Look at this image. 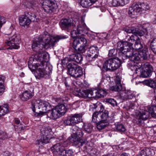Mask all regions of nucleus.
<instances>
[{
  "label": "nucleus",
  "mask_w": 156,
  "mask_h": 156,
  "mask_svg": "<svg viewBox=\"0 0 156 156\" xmlns=\"http://www.w3.org/2000/svg\"><path fill=\"white\" fill-rule=\"evenodd\" d=\"M27 16L28 19H30V23L31 21H35L36 20V16L35 14L33 13H28Z\"/></svg>",
  "instance_id": "obj_44"
},
{
  "label": "nucleus",
  "mask_w": 156,
  "mask_h": 156,
  "mask_svg": "<svg viewBox=\"0 0 156 156\" xmlns=\"http://www.w3.org/2000/svg\"><path fill=\"white\" fill-rule=\"evenodd\" d=\"M67 74L77 79L83 75V69L77 64L73 62H70L67 65Z\"/></svg>",
  "instance_id": "obj_5"
},
{
  "label": "nucleus",
  "mask_w": 156,
  "mask_h": 156,
  "mask_svg": "<svg viewBox=\"0 0 156 156\" xmlns=\"http://www.w3.org/2000/svg\"><path fill=\"white\" fill-rule=\"evenodd\" d=\"M82 116L81 114H75L64 121L65 125L73 126L71 129L72 133L70 140L74 145L78 147L82 146L85 143V141L82 139L84 133L82 129L75 125L82 122Z\"/></svg>",
  "instance_id": "obj_1"
},
{
  "label": "nucleus",
  "mask_w": 156,
  "mask_h": 156,
  "mask_svg": "<svg viewBox=\"0 0 156 156\" xmlns=\"http://www.w3.org/2000/svg\"><path fill=\"white\" fill-rule=\"evenodd\" d=\"M19 23L20 26L25 27L30 23V19H28L26 15H23L19 19Z\"/></svg>",
  "instance_id": "obj_23"
},
{
  "label": "nucleus",
  "mask_w": 156,
  "mask_h": 156,
  "mask_svg": "<svg viewBox=\"0 0 156 156\" xmlns=\"http://www.w3.org/2000/svg\"><path fill=\"white\" fill-rule=\"evenodd\" d=\"M75 57L76 58L75 62L77 63H80L83 60L82 55L80 53H77L76 56Z\"/></svg>",
  "instance_id": "obj_45"
},
{
  "label": "nucleus",
  "mask_w": 156,
  "mask_h": 156,
  "mask_svg": "<svg viewBox=\"0 0 156 156\" xmlns=\"http://www.w3.org/2000/svg\"><path fill=\"white\" fill-rule=\"evenodd\" d=\"M153 22L154 24H156V17L154 18Z\"/></svg>",
  "instance_id": "obj_62"
},
{
  "label": "nucleus",
  "mask_w": 156,
  "mask_h": 156,
  "mask_svg": "<svg viewBox=\"0 0 156 156\" xmlns=\"http://www.w3.org/2000/svg\"><path fill=\"white\" fill-rule=\"evenodd\" d=\"M136 32L133 35H135L137 36L136 35V34H137V35H138L139 36H141L144 35L145 33V31L141 30H138V29H136Z\"/></svg>",
  "instance_id": "obj_47"
},
{
  "label": "nucleus",
  "mask_w": 156,
  "mask_h": 156,
  "mask_svg": "<svg viewBox=\"0 0 156 156\" xmlns=\"http://www.w3.org/2000/svg\"><path fill=\"white\" fill-rule=\"evenodd\" d=\"M129 0H112V4L113 6H123L129 2Z\"/></svg>",
  "instance_id": "obj_25"
},
{
  "label": "nucleus",
  "mask_w": 156,
  "mask_h": 156,
  "mask_svg": "<svg viewBox=\"0 0 156 156\" xmlns=\"http://www.w3.org/2000/svg\"><path fill=\"white\" fill-rule=\"evenodd\" d=\"M31 108L34 112H35L36 108L40 109L38 115L40 116L44 115L46 113L47 111H50V105L47 101L41 100L33 101L31 102Z\"/></svg>",
  "instance_id": "obj_4"
},
{
  "label": "nucleus",
  "mask_w": 156,
  "mask_h": 156,
  "mask_svg": "<svg viewBox=\"0 0 156 156\" xmlns=\"http://www.w3.org/2000/svg\"><path fill=\"white\" fill-rule=\"evenodd\" d=\"M109 125L108 122L101 120L97 123V127L99 130H100L107 127Z\"/></svg>",
  "instance_id": "obj_29"
},
{
  "label": "nucleus",
  "mask_w": 156,
  "mask_h": 156,
  "mask_svg": "<svg viewBox=\"0 0 156 156\" xmlns=\"http://www.w3.org/2000/svg\"><path fill=\"white\" fill-rule=\"evenodd\" d=\"M99 54V49L97 46H92L89 48V51L86 56V59L89 62L94 61Z\"/></svg>",
  "instance_id": "obj_17"
},
{
  "label": "nucleus",
  "mask_w": 156,
  "mask_h": 156,
  "mask_svg": "<svg viewBox=\"0 0 156 156\" xmlns=\"http://www.w3.org/2000/svg\"><path fill=\"white\" fill-rule=\"evenodd\" d=\"M138 39V37L135 35H133L129 37L128 39V41L127 43L128 44L124 46V49H123V51L122 53L124 54H126V56L127 58H129V57L127 56V53L129 52L130 54V55H133L134 52H133V48H132V45L133 43L135 41L137 40Z\"/></svg>",
  "instance_id": "obj_14"
},
{
  "label": "nucleus",
  "mask_w": 156,
  "mask_h": 156,
  "mask_svg": "<svg viewBox=\"0 0 156 156\" xmlns=\"http://www.w3.org/2000/svg\"><path fill=\"white\" fill-rule=\"evenodd\" d=\"M128 44L127 41H124L122 42H119L117 43V49L122 52L123 49H124V46Z\"/></svg>",
  "instance_id": "obj_37"
},
{
  "label": "nucleus",
  "mask_w": 156,
  "mask_h": 156,
  "mask_svg": "<svg viewBox=\"0 0 156 156\" xmlns=\"http://www.w3.org/2000/svg\"><path fill=\"white\" fill-rule=\"evenodd\" d=\"M121 97L124 100H127L129 99H131L135 97L132 91L130 90H124L121 91Z\"/></svg>",
  "instance_id": "obj_22"
},
{
  "label": "nucleus",
  "mask_w": 156,
  "mask_h": 156,
  "mask_svg": "<svg viewBox=\"0 0 156 156\" xmlns=\"http://www.w3.org/2000/svg\"><path fill=\"white\" fill-rule=\"evenodd\" d=\"M86 29V26L85 24H83L82 25H80L78 26L76 30L80 34L84 32Z\"/></svg>",
  "instance_id": "obj_40"
},
{
  "label": "nucleus",
  "mask_w": 156,
  "mask_h": 156,
  "mask_svg": "<svg viewBox=\"0 0 156 156\" xmlns=\"http://www.w3.org/2000/svg\"><path fill=\"white\" fill-rule=\"evenodd\" d=\"M78 32L77 31V30H73V31H71V34L72 36V37L73 38H76L77 37H78L77 36V35L79 34Z\"/></svg>",
  "instance_id": "obj_50"
},
{
  "label": "nucleus",
  "mask_w": 156,
  "mask_h": 156,
  "mask_svg": "<svg viewBox=\"0 0 156 156\" xmlns=\"http://www.w3.org/2000/svg\"><path fill=\"white\" fill-rule=\"evenodd\" d=\"M76 22L73 20L69 18H63L59 22V25L62 30L68 31L71 28L75 26Z\"/></svg>",
  "instance_id": "obj_16"
},
{
  "label": "nucleus",
  "mask_w": 156,
  "mask_h": 156,
  "mask_svg": "<svg viewBox=\"0 0 156 156\" xmlns=\"http://www.w3.org/2000/svg\"><path fill=\"white\" fill-rule=\"evenodd\" d=\"M35 153L34 152H31L28 153L26 156H34Z\"/></svg>",
  "instance_id": "obj_58"
},
{
  "label": "nucleus",
  "mask_w": 156,
  "mask_h": 156,
  "mask_svg": "<svg viewBox=\"0 0 156 156\" xmlns=\"http://www.w3.org/2000/svg\"><path fill=\"white\" fill-rule=\"evenodd\" d=\"M146 153L144 150H142L137 156H146Z\"/></svg>",
  "instance_id": "obj_53"
},
{
  "label": "nucleus",
  "mask_w": 156,
  "mask_h": 156,
  "mask_svg": "<svg viewBox=\"0 0 156 156\" xmlns=\"http://www.w3.org/2000/svg\"><path fill=\"white\" fill-rule=\"evenodd\" d=\"M121 61L118 58H111L106 60L104 63L103 68L106 71H114L121 66Z\"/></svg>",
  "instance_id": "obj_7"
},
{
  "label": "nucleus",
  "mask_w": 156,
  "mask_h": 156,
  "mask_svg": "<svg viewBox=\"0 0 156 156\" xmlns=\"http://www.w3.org/2000/svg\"><path fill=\"white\" fill-rule=\"evenodd\" d=\"M105 101L107 103L109 104L113 107L116 106L117 105V103L114 99L113 98H108L105 99Z\"/></svg>",
  "instance_id": "obj_39"
},
{
  "label": "nucleus",
  "mask_w": 156,
  "mask_h": 156,
  "mask_svg": "<svg viewBox=\"0 0 156 156\" xmlns=\"http://www.w3.org/2000/svg\"><path fill=\"white\" fill-rule=\"evenodd\" d=\"M138 69L141 68L140 76L141 77H147L149 76L151 73V66L148 62L138 63Z\"/></svg>",
  "instance_id": "obj_15"
},
{
  "label": "nucleus",
  "mask_w": 156,
  "mask_h": 156,
  "mask_svg": "<svg viewBox=\"0 0 156 156\" xmlns=\"http://www.w3.org/2000/svg\"><path fill=\"white\" fill-rule=\"evenodd\" d=\"M99 112H94L92 116V121L94 122H96L98 120H99Z\"/></svg>",
  "instance_id": "obj_41"
},
{
  "label": "nucleus",
  "mask_w": 156,
  "mask_h": 156,
  "mask_svg": "<svg viewBox=\"0 0 156 156\" xmlns=\"http://www.w3.org/2000/svg\"><path fill=\"white\" fill-rule=\"evenodd\" d=\"M11 154L9 152L6 151L4 152L3 156H10Z\"/></svg>",
  "instance_id": "obj_57"
},
{
  "label": "nucleus",
  "mask_w": 156,
  "mask_h": 156,
  "mask_svg": "<svg viewBox=\"0 0 156 156\" xmlns=\"http://www.w3.org/2000/svg\"><path fill=\"white\" fill-rule=\"evenodd\" d=\"M136 3L138 6L139 8L140 9V12L143 10H146L149 9V6L147 3H141L139 2Z\"/></svg>",
  "instance_id": "obj_35"
},
{
  "label": "nucleus",
  "mask_w": 156,
  "mask_h": 156,
  "mask_svg": "<svg viewBox=\"0 0 156 156\" xmlns=\"http://www.w3.org/2000/svg\"><path fill=\"white\" fill-rule=\"evenodd\" d=\"M9 106L6 104L0 106V117L8 113L9 112Z\"/></svg>",
  "instance_id": "obj_28"
},
{
  "label": "nucleus",
  "mask_w": 156,
  "mask_h": 156,
  "mask_svg": "<svg viewBox=\"0 0 156 156\" xmlns=\"http://www.w3.org/2000/svg\"><path fill=\"white\" fill-rule=\"evenodd\" d=\"M55 0H44L42 8L47 13H51L55 11L57 8Z\"/></svg>",
  "instance_id": "obj_12"
},
{
  "label": "nucleus",
  "mask_w": 156,
  "mask_h": 156,
  "mask_svg": "<svg viewBox=\"0 0 156 156\" xmlns=\"http://www.w3.org/2000/svg\"><path fill=\"white\" fill-rule=\"evenodd\" d=\"M51 129L49 126L43 127L41 129V139L36 141L37 144L42 145V144H46L49 142L52 138Z\"/></svg>",
  "instance_id": "obj_6"
},
{
  "label": "nucleus",
  "mask_w": 156,
  "mask_h": 156,
  "mask_svg": "<svg viewBox=\"0 0 156 156\" xmlns=\"http://www.w3.org/2000/svg\"><path fill=\"white\" fill-rule=\"evenodd\" d=\"M33 96L31 91L26 90L20 95L21 99L23 101H27L31 98Z\"/></svg>",
  "instance_id": "obj_24"
},
{
  "label": "nucleus",
  "mask_w": 156,
  "mask_h": 156,
  "mask_svg": "<svg viewBox=\"0 0 156 156\" xmlns=\"http://www.w3.org/2000/svg\"><path fill=\"white\" fill-rule=\"evenodd\" d=\"M7 36L5 43L9 46L8 48L18 49L20 47L19 44L21 42L19 35L15 34L12 36L11 35Z\"/></svg>",
  "instance_id": "obj_10"
},
{
  "label": "nucleus",
  "mask_w": 156,
  "mask_h": 156,
  "mask_svg": "<svg viewBox=\"0 0 156 156\" xmlns=\"http://www.w3.org/2000/svg\"><path fill=\"white\" fill-rule=\"evenodd\" d=\"M51 117L53 119H56L59 117L60 115L58 111L55 107L51 111Z\"/></svg>",
  "instance_id": "obj_34"
},
{
  "label": "nucleus",
  "mask_w": 156,
  "mask_h": 156,
  "mask_svg": "<svg viewBox=\"0 0 156 156\" xmlns=\"http://www.w3.org/2000/svg\"><path fill=\"white\" fill-rule=\"evenodd\" d=\"M64 153L63 154V156H72L73 154V151L72 149L65 150L64 149Z\"/></svg>",
  "instance_id": "obj_43"
},
{
  "label": "nucleus",
  "mask_w": 156,
  "mask_h": 156,
  "mask_svg": "<svg viewBox=\"0 0 156 156\" xmlns=\"http://www.w3.org/2000/svg\"><path fill=\"white\" fill-rule=\"evenodd\" d=\"M87 41L84 37L76 38L73 41L72 46L73 48L80 53H83L86 51L85 46Z\"/></svg>",
  "instance_id": "obj_8"
},
{
  "label": "nucleus",
  "mask_w": 156,
  "mask_h": 156,
  "mask_svg": "<svg viewBox=\"0 0 156 156\" xmlns=\"http://www.w3.org/2000/svg\"><path fill=\"white\" fill-rule=\"evenodd\" d=\"M36 59L30 58L28 62V66L31 71L36 70L35 76L37 79L44 78H49L50 77L52 66L50 64L39 65V62H35Z\"/></svg>",
  "instance_id": "obj_2"
},
{
  "label": "nucleus",
  "mask_w": 156,
  "mask_h": 156,
  "mask_svg": "<svg viewBox=\"0 0 156 156\" xmlns=\"http://www.w3.org/2000/svg\"><path fill=\"white\" fill-rule=\"evenodd\" d=\"M125 31L127 33H132L134 34L136 32L135 28H125L124 29Z\"/></svg>",
  "instance_id": "obj_46"
},
{
  "label": "nucleus",
  "mask_w": 156,
  "mask_h": 156,
  "mask_svg": "<svg viewBox=\"0 0 156 156\" xmlns=\"http://www.w3.org/2000/svg\"><path fill=\"white\" fill-rule=\"evenodd\" d=\"M120 156H128L127 154L126 153H123Z\"/></svg>",
  "instance_id": "obj_61"
},
{
  "label": "nucleus",
  "mask_w": 156,
  "mask_h": 156,
  "mask_svg": "<svg viewBox=\"0 0 156 156\" xmlns=\"http://www.w3.org/2000/svg\"><path fill=\"white\" fill-rule=\"evenodd\" d=\"M150 48L153 53L156 54V38L153 39L151 41Z\"/></svg>",
  "instance_id": "obj_36"
},
{
  "label": "nucleus",
  "mask_w": 156,
  "mask_h": 156,
  "mask_svg": "<svg viewBox=\"0 0 156 156\" xmlns=\"http://www.w3.org/2000/svg\"><path fill=\"white\" fill-rule=\"evenodd\" d=\"M117 130L120 132H124L126 130V129L124 125L122 124H117L116 126Z\"/></svg>",
  "instance_id": "obj_42"
},
{
  "label": "nucleus",
  "mask_w": 156,
  "mask_h": 156,
  "mask_svg": "<svg viewBox=\"0 0 156 156\" xmlns=\"http://www.w3.org/2000/svg\"><path fill=\"white\" fill-rule=\"evenodd\" d=\"M67 37L66 36L60 35L54 37L47 32H45L44 34L41 35L40 37L42 38V41H44V48L46 49L53 48L55 46V43L58 41L59 40L66 38Z\"/></svg>",
  "instance_id": "obj_3"
},
{
  "label": "nucleus",
  "mask_w": 156,
  "mask_h": 156,
  "mask_svg": "<svg viewBox=\"0 0 156 156\" xmlns=\"http://www.w3.org/2000/svg\"><path fill=\"white\" fill-rule=\"evenodd\" d=\"M144 84L152 88L156 87V82L153 80H146L143 81Z\"/></svg>",
  "instance_id": "obj_31"
},
{
  "label": "nucleus",
  "mask_w": 156,
  "mask_h": 156,
  "mask_svg": "<svg viewBox=\"0 0 156 156\" xmlns=\"http://www.w3.org/2000/svg\"><path fill=\"white\" fill-rule=\"evenodd\" d=\"M117 50L116 49H112L109 51L108 56L109 57H112L114 56L117 54Z\"/></svg>",
  "instance_id": "obj_48"
},
{
  "label": "nucleus",
  "mask_w": 156,
  "mask_h": 156,
  "mask_svg": "<svg viewBox=\"0 0 156 156\" xmlns=\"http://www.w3.org/2000/svg\"><path fill=\"white\" fill-rule=\"evenodd\" d=\"M103 108H101L99 112V117L101 118V120L103 121H108L109 122V117L108 116V112L107 111H105L104 112H101V110L102 109H103Z\"/></svg>",
  "instance_id": "obj_27"
},
{
  "label": "nucleus",
  "mask_w": 156,
  "mask_h": 156,
  "mask_svg": "<svg viewBox=\"0 0 156 156\" xmlns=\"http://www.w3.org/2000/svg\"><path fill=\"white\" fill-rule=\"evenodd\" d=\"M140 9L137 3H133L129 8L128 13L129 16L132 18L136 17L140 12Z\"/></svg>",
  "instance_id": "obj_20"
},
{
  "label": "nucleus",
  "mask_w": 156,
  "mask_h": 156,
  "mask_svg": "<svg viewBox=\"0 0 156 156\" xmlns=\"http://www.w3.org/2000/svg\"><path fill=\"white\" fill-rule=\"evenodd\" d=\"M55 108L60 115H63L66 112L67 109L65 106L62 104L56 106Z\"/></svg>",
  "instance_id": "obj_30"
},
{
  "label": "nucleus",
  "mask_w": 156,
  "mask_h": 156,
  "mask_svg": "<svg viewBox=\"0 0 156 156\" xmlns=\"http://www.w3.org/2000/svg\"><path fill=\"white\" fill-rule=\"evenodd\" d=\"M136 65H135V67H136Z\"/></svg>",
  "instance_id": "obj_63"
},
{
  "label": "nucleus",
  "mask_w": 156,
  "mask_h": 156,
  "mask_svg": "<svg viewBox=\"0 0 156 156\" xmlns=\"http://www.w3.org/2000/svg\"><path fill=\"white\" fill-rule=\"evenodd\" d=\"M73 92L75 93L76 92L77 93V94H76V95H78V94L80 92V89L77 88V87L75 86H74L73 87Z\"/></svg>",
  "instance_id": "obj_52"
},
{
  "label": "nucleus",
  "mask_w": 156,
  "mask_h": 156,
  "mask_svg": "<svg viewBox=\"0 0 156 156\" xmlns=\"http://www.w3.org/2000/svg\"><path fill=\"white\" fill-rule=\"evenodd\" d=\"M115 82L116 84H121V78L118 76H117Z\"/></svg>",
  "instance_id": "obj_54"
},
{
  "label": "nucleus",
  "mask_w": 156,
  "mask_h": 156,
  "mask_svg": "<svg viewBox=\"0 0 156 156\" xmlns=\"http://www.w3.org/2000/svg\"><path fill=\"white\" fill-rule=\"evenodd\" d=\"M44 49L42 50L41 51H39L37 55L30 58H33L36 59V61L35 62H39V65H48L46 62H48L49 60V55L48 53L44 52Z\"/></svg>",
  "instance_id": "obj_13"
},
{
  "label": "nucleus",
  "mask_w": 156,
  "mask_h": 156,
  "mask_svg": "<svg viewBox=\"0 0 156 156\" xmlns=\"http://www.w3.org/2000/svg\"><path fill=\"white\" fill-rule=\"evenodd\" d=\"M148 111L147 110L142 111L139 112L138 115V123L141 122L140 120H145L148 119L150 115L153 117L156 116V105H152L147 107Z\"/></svg>",
  "instance_id": "obj_11"
},
{
  "label": "nucleus",
  "mask_w": 156,
  "mask_h": 156,
  "mask_svg": "<svg viewBox=\"0 0 156 156\" xmlns=\"http://www.w3.org/2000/svg\"><path fill=\"white\" fill-rule=\"evenodd\" d=\"M134 106V105L133 103H132L129 106V108L130 109H133Z\"/></svg>",
  "instance_id": "obj_59"
},
{
  "label": "nucleus",
  "mask_w": 156,
  "mask_h": 156,
  "mask_svg": "<svg viewBox=\"0 0 156 156\" xmlns=\"http://www.w3.org/2000/svg\"><path fill=\"white\" fill-rule=\"evenodd\" d=\"M135 41L136 42L134 45V48H133V51L134 50H138L143 48V45L140 42L139 37Z\"/></svg>",
  "instance_id": "obj_38"
},
{
  "label": "nucleus",
  "mask_w": 156,
  "mask_h": 156,
  "mask_svg": "<svg viewBox=\"0 0 156 156\" xmlns=\"http://www.w3.org/2000/svg\"><path fill=\"white\" fill-rule=\"evenodd\" d=\"M20 120L16 118L15 119V122L16 124H19L20 123Z\"/></svg>",
  "instance_id": "obj_60"
},
{
  "label": "nucleus",
  "mask_w": 156,
  "mask_h": 156,
  "mask_svg": "<svg viewBox=\"0 0 156 156\" xmlns=\"http://www.w3.org/2000/svg\"><path fill=\"white\" fill-rule=\"evenodd\" d=\"M122 89L121 84H116L115 86L113 87V90L115 91H120Z\"/></svg>",
  "instance_id": "obj_49"
},
{
  "label": "nucleus",
  "mask_w": 156,
  "mask_h": 156,
  "mask_svg": "<svg viewBox=\"0 0 156 156\" xmlns=\"http://www.w3.org/2000/svg\"><path fill=\"white\" fill-rule=\"evenodd\" d=\"M41 37V35L38 38L34 40L32 45V48L33 50L38 53H39V51H40L44 49L43 44H41L42 40V38H40Z\"/></svg>",
  "instance_id": "obj_18"
},
{
  "label": "nucleus",
  "mask_w": 156,
  "mask_h": 156,
  "mask_svg": "<svg viewBox=\"0 0 156 156\" xmlns=\"http://www.w3.org/2000/svg\"><path fill=\"white\" fill-rule=\"evenodd\" d=\"M93 126L90 123H84L83 128L84 131L88 133H90L93 130Z\"/></svg>",
  "instance_id": "obj_32"
},
{
  "label": "nucleus",
  "mask_w": 156,
  "mask_h": 156,
  "mask_svg": "<svg viewBox=\"0 0 156 156\" xmlns=\"http://www.w3.org/2000/svg\"><path fill=\"white\" fill-rule=\"evenodd\" d=\"M148 52V48L147 46H145L142 50L138 51L137 53H134L133 55H130V54L128 52L127 53V56L129 57L130 60L135 63L136 62L140 60L141 59L142 60L146 59L147 58Z\"/></svg>",
  "instance_id": "obj_9"
},
{
  "label": "nucleus",
  "mask_w": 156,
  "mask_h": 156,
  "mask_svg": "<svg viewBox=\"0 0 156 156\" xmlns=\"http://www.w3.org/2000/svg\"><path fill=\"white\" fill-rule=\"evenodd\" d=\"M68 60H69V58H65L64 59L62 60V62L63 64H64L65 65V64L66 65L67 63L66 62V61H67Z\"/></svg>",
  "instance_id": "obj_56"
},
{
  "label": "nucleus",
  "mask_w": 156,
  "mask_h": 156,
  "mask_svg": "<svg viewBox=\"0 0 156 156\" xmlns=\"http://www.w3.org/2000/svg\"><path fill=\"white\" fill-rule=\"evenodd\" d=\"M64 149L63 145L59 143L54 145L51 148L54 154L56 156L62 155L64 153Z\"/></svg>",
  "instance_id": "obj_19"
},
{
  "label": "nucleus",
  "mask_w": 156,
  "mask_h": 156,
  "mask_svg": "<svg viewBox=\"0 0 156 156\" xmlns=\"http://www.w3.org/2000/svg\"><path fill=\"white\" fill-rule=\"evenodd\" d=\"M5 77L2 75L0 76V95L2 94L5 90V87L3 84Z\"/></svg>",
  "instance_id": "obj_33"
},
{
  "label": "nucleus",
  "mask_w": 156,
  "mask_h": 156,
  "mask_svg": "<svg viewBox=\"0 0 156 156\" xmlns=\"http://www.w3.org/2000/svg\"><path fill=\"white\" fill-rule=\"evenodd\" d=\"M76 54L77 53L73 54L70 55L69 57V60L75 62L76 58L75 57L76 56Z\"/></svg>",
  "instance_id": "obj_51"
},
{
  "label": "nucleus",
  "mask_w": 156,
  "mask_h": 156,
  "mask_svg": "<svg viewBox=\"0 0 156 156\" xmlns=\"http://www.w3.org/2000/svg\"><path fill=\"white\" fill-rule=\"evenodd\" d=\"M93 98H99L103 97L106 95V91L102 89H94L93 90Z\"/></svg>",
  "instance_id": "obj_21"
},
{
  "label": "nucleus",
  "mask_w": 156,
  "mask_h": 156,
  "mask_svg": "<svg viewBox=\"0 0 156 156\" xmlns=\"http://www.w3.org/2000/svg\"><path fill=\"white\" fill-rule=\"evenodd\" d=\"M64 83L67 89H69V88L70 89V85L69 83L67 80L65 81Z\"/></svg>",
  "instance_id": "obj_55"
},
{
  "label": "nucleus",
  "mask_w": 156,
  "mask_h": 156,
  "mask_svg": "<svg viewBox=\"0 0 156 156\" xmlns=\"http://www.w3.org/2000/svg\"><path fill=\"white\" fill-rule=\"evenodd\" d=\"M93 90H82L78 94V95L83 97H88L89 98H93Z\"/></svg>",
  "instance_id": "obj_26"
}]
</instances>
